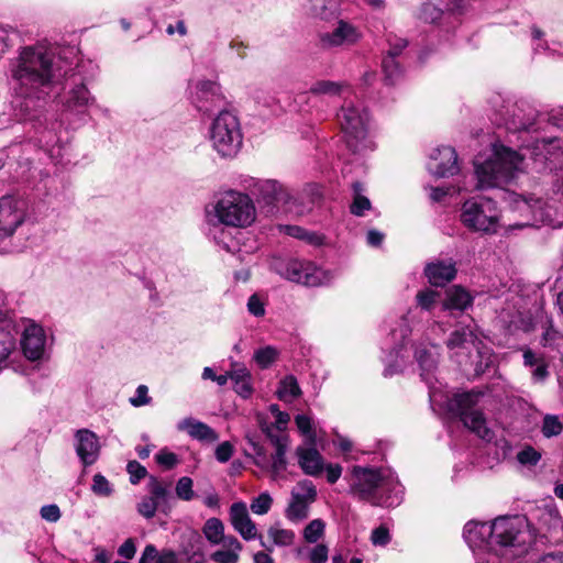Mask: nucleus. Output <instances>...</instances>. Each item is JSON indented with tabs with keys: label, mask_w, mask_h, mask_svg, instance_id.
I'll return each mask as SVG.
<instances>
[{
	"label": "nucleus",
	"mask_w": 563,
	"mask_h": 563,
	"mask_svg": "<svg viewBox=\"0 0 563 563\" xmlns=\"http://www.w3.org/2000/svg\"><path fill=\"white\" fill-rule=\"evenodd\" d=\"M29 203L20 195H7L0 198V234L12 235L24 222Z\"/></svg>",
	"instance_id": "11"
},
{
	"label": "nucleus",
	"mask_w": 563,
	"mask_h": 563,
	"mask_svg": "<svg viewBox=\"0 0 563 563\" xmlns=\"http://www.w3.org/2000/svg\"><path fill=\"white\" fill-rule=\"evenodd\" d=\"M177 429L186 431L192 439L206 442H216L219 437L208 424L194 418H185L178 422Z\"/></svg>",
	"instance_id": "25"
},
{
	"label": "nucleus",
	"mask_w": 563,
	"mask_h": 563,
	"mask_svg": "<svg viewBox=\"0 0 563 563\" xmlns=\"http://www.w3.org/2000/svg\"><path fill=\"white\" fill-rule=\"evenodd\" d=\"M95 103V98L85 84H75V86L66 93L63 102L65 112L71 114H85L89 106Z\"/></svg>",
	"instance_id": "22"
},
{
	"label": "nucleus",
	"mask_w": 563,
	"mask_h": 563,
	"mask_svg": "<svg viewBox=\"0 0 563 563\" xmlns=\"http://www.w3.org/2000/svg\"><path fill=\"white\" fill-rule=\"evenodd\" d=\"M382 66L386 80L389 84H395L402 73L397 58L393 57V55H386L383 59Z\"/></svg>",
	"instance_id": "40"
},
{
	"label": "nucleus",
	"mask_w": 563,
	"mask_h": 563,
	"mask_svg": "<svg viewBox=\"0 0 563 563\" xmlns=\"http://www.w3.org/2000/svg\"><path fill=\"white\" fill-rule=\"evenodd\" d=\"M177 553L173 550H163L159 552L157 563H177Z\"/></svg>",
	"instance_id": "64"
},
{
	"label": "nucleus",
	"mask_w": 563,
	"mask_h": 563,
	"mask_svg": "<svg viewBox=\"0 0 563 563\" xmlns=\"http://www.w3.org/2000/svg\"><path fill=\"white\" fill-rule=\"evenodd\" d=\"M230 522L233 526L234 530L240 533V536L246 540L258 539L262 547H264L268 552L273 551L272 547H268L261 534H257L256 526L252 521L246 504L243 501L233 503L229 510Z\"/></svg>",
	"instance_id": "16"
},
{
	"label": "nucleus",
	"mask_w": 563,
	"mask_h": 563,
	"mask_svg": "<svg viewBox=\"0 0 563 563\" xmlns=\"http://www.w3.org/2000/svg\"><path fill=\"white\" fill-rule=\"evenodd\" d=\"M328 547L325 544H317L309 552V560L311 563H327L328 561Z\"/></svg>",
	"instance_id": "56"
},
{
	"label": "nucleus",
	"mask_w": 563,
	"mask_h": 563,
	"mask_svg": "<svg viewBox=\"0 0 563 563\" xmlns=\"http://www.w3.org/2000/svg\"><path fill=\"white\" fill-rule=\"evenodd\" d=\"M219 223L232 228H246L256 218L253 200L249 195L229 190L222 194L213 207Z\"/></svg>",
	"instance_id": "7"
},
{
	"label": "nucleus",
	"mask_w": 563,
	"mask_h": 563,
	"mask_svg": "<svg viewBox=\"0 0 563 563\" xmlns=\"http://www.w3.org/2000/svg\"><path fill=\"white\" fill-rule=\"evenodd\" d=\"M41 517L48 522H56L60 518V510L57 505H45L40 510Z\"/></svg>",
	"instance_id": "58"
},
{
	"label": "nucleus",
	"mask_w": 563,
	"mask_h": 563,
	"mask_svg": "<svg viewBox=\"0 0 563 563\" xmlns=\"http://www.w3.org/2000/svg\"><path fill=\"white\" fill-rule=\"evenodd\" d=\"M287 233L294 238L300 239V240H307L310 243L318 244L320 242V238L314 234L306 231L305 229L294 225L287 228Z\"/></svg>",
	"instance_id": "55"
},
{
	"label": "nucleus",
	"mask_w": 563,
	"mask_h": 563,
	"mask_svg": "<svg viewBox=\"0 0 563 563\" xmlns=\"http://www.w3.org/2000/svg\"><path fill=\"white\" fill-rule=\"evenodd\" d=\"M130 404L135 407H142L152 402V397L148 396V388L146 385H139L135 395L130 398Z\"/></svg>",
	"instance_id": "50"
},
{
	"label": "nucleus",
	"mask_w": 563,
	"mask_h": 563,
	"mask_svg": "<svg viewBox=\"0 0 563 563\" xmlns=\"http://www.w3.org/2000/svg\"><path fill=\"white\" fill-rule=\"evenodd\" d=\"M301 395L297 378L294 375H287L279 383L277 396L283 401H292Z\"/></svg>",
	"instance_id": "34"
},
{
	"label": "nucleus",
	"mask_w": 563,
	"mask_h": 563,
	"mask_svg": "<svg viewBox=\"0 0 563 563\" xmlns=\"http://www.w3.org/2000/svg\"><path fill=\"white\" fill-rule=\"evenodd\" d=\"M541 459V454L531 446H527L517 454V460L522 465H536Z\"/></svg>",
	"instance_id": "51"
},
{
	"label": "nucleus",
	"mask_w": 563,
	"mask_h": 563,
	"mask_svg": "<svg viewBox=\"0 0 563 563\" xmlns=\"http://www.w3.org/2000/svg\"><path fill=\"white\" fill-rule=\"evenodd\" d=\"M479 391H470L455 395L448 401V409L460 417L464 426L485 441L494 438L493 431L487 427L486 419L481 410L476 408Z\"/></svg>",
	"instance_id": "9"
},
{
	"label": "nucleus",
	"mask_w": 563,
	"mask_h": 563,
	"mask_svg": "<svg viewBox=\"0 0 563 563\" xmlns=\"http://www.w3.org/2000/svg\"><path fill=\"white\" fill-rule=\"evenodd\" d=\"M336 120L350 150L361 151L367 136L369 123L366 108L356 99L345 98L336 112Z\"/></svg>",
	"instance_id": "6"
},
{
	"label": "nucleus",
	"mask_w": 563,
	"mask_h": 563,
	"mask_svg": "<svg viewBox=\"0 0 563 563\" xmlns=\"http://www.w3.org/2000/svg\"><path fill=\"white\" fill-rule=\"evenodd\" d=\"M247 188L272 216L279 212L303 216L321 196L317 186L309 185L297 192L274 179H252Z\"/></svg>",
	"instance_id": "2"
},
{
	"label": "nucleus",
	"mask_w": 563,
	"mask_h": 563,
	"mask_svg": "<svg viewBox=\"0 0 563 563\" xmlns=\"http://www.w3.org/2000/svg\"><path fill=\"white\" fill-rule=\"evenodd\" d=\"M521 163L522 157L516 151L495 144L487 159L475 161L476 187L485 189L510 183L520 170Z\"/></svg>",
	"instance_id": "5"
},
{
	"label": "nucleus",
	"mask_w": 563,
	"mask_h": 563,
	"mask_svg": "<svg viewBox=\"0 0 563 563\" xmlns=\"http://www.w3.org/2000/svg\"><path fill=\"white\" fill-rule=\"evenodd\" d=\"M210 558L216 563H238L240 560L238 552L231 550H218Z\"/></svg>",
	"instance_id": "54"
},
{
	"label": "nucleus",
	"mask_w": 563,
	"mask_h": 563,
	"mask_svg": "<svg viewBox=\"0 0 563 563\" xmlns=\"http://www.w3.org/2000/svg\"><path fill=\"white\" fill-rule=\"evenodd\" d=\"M158 555L159 552L156 547L154 544H147L142 552L139 563H157Z\"/></svg>",
	"instance_id": "62"
},
{
	"label": "nucleus",
	"mask_w": 563,
	"mask_h": 563,
	"mask_svg": "<svg viewBox=\"0 0 563 563\" xmlns=\"http://www.w3.org/2000/svg\"><path fill=\"white\" fill-rule=\"evenodd\" d=\"M91 490L97 496L109 497L113 493V487L102 474L98 473L92 477Z\"/></svg>",
	"instance_id": "44"
},
{
	"label": "nucleus",
	"mask_w": 563,
	"mask_h": 563,
	"mask_svg": "<svg viewBox=\"0 0 563 563\" xmlns=\"http://www.w3.org/2000/svg\"><path fill=\"white\" fill-rule=\"evenodd\" d=\"M472 301L473 298L464 288L455 286L448 290L443 309L464 311L472 305Z\"/></svg>",
	"instance_id": "29"
},
{
	"label": "nucleus",
	"mask_w": 563,
	"mask_h": 563,
	"mask_svg": "<svg viewBox=\"0 0 563 563\" xmlns=\"http://www.w3.org/2000/svg\"><path fill=\"white\" fill-rule=\"evenodd\" d=\"M147 488L150 496H145L141 499L136 506V510L142 517L151 519L155 516L159 506H162V510L166 512L163 505L167 501L169 493L162 482L154 476L150 477Z\"/></svg>",
	"instance_id": "17"
},
{
	"label": "nucleus",
	"mask_w": 563,
	"mask_h": 563,
	"mask_svg": "<svg viewBox=\"0 0 563 563\" xmlns=\"http://www.w3.org/2000/svg\"><path fill=\"white\" fill-rule=\"evenodd\" d=\"M484 528L492 529V523L468 521L464 526L463 537L471 549H478L481 553L477 556V563H487L488 558V542L490 532L484 531Z\"/></svg>",
	"instance_id": "20"
},
{
	"label": "nucleus",
	"mask_w": 563,
	"mask_h": 563,
	"mask_svg": "<svg viewBox=\"0 0 563 563\" xmlns=\"http://www.w3.org/2000/svg\"><path fill=\"white\" fill-rule=\"evenodd\" d=\"M273 504V498L268 493H262L251 503V510L255 515H265L269 511Z\"/></svg>",
	"instance_id": "46"
},
{
	"label": "nucleus",
	"mask_w": 563,
	"mask_h": 563,
	"mask_svg": "<svg viewBox=\"0 0 563 563\" xmlns=\"http://www.w3.org/2000/svg\"><path fill=\"white\" fill-rule=\"evenodd\" d=\"M24 355L32 361L40 360L44 354L45 334L44 330L36 324L25 328L21 340Z\"/></svg>",
	"instance_id": "23"
},
{
	"label": "nucleus",
	"mask_w": 563,
	"mask_h": 563,
	"mask_svg": "<svg viewBox=\"0 0 563 563\" xmlns=\"http://www.w3.org/2000/svg\"><path fill=\"white\" fill-rule=\"evenodd\" d=\"M267 534L273 544L277 547H289L295 541V532L289 529H283L278 525L271 526Z\"/></svg>",
	"instance_id": "37"
},
{
	"label": "nucleus",
	"mask_w": 563,
	"mask_h": 563,
	"mask_svg": "<svg viewBox=\"0 0 563 563\" xmlns=\"http://www.w3.org/2000/svg\"><path fill=\"white\" fill-rule=\"evenodd\" d=\"M156 462L167 468H172L177 463V456L172 452H159L156 455Z\"/></svg>",
	"instance_id": "63"
},
{
	"label": "nucleus",
	"mask_w": 563,
	"mask_h": 563,
	"mask_svg": "<svg viewBox=\"0 0 563 563\" xmlns=\"http://www.w3.org/2000/svg\"><path fill=\"white\" fill-rule=\"evenodd\" d=\"M499 210L493 199L467 200L461 209V221L471 231L493 234L497 232Z\"/></svg>",
	"instance_id": "10"
},
{
	"label": "nucleus",
	"mask_w": 563,
	"mask_h": 563,
	"mask_svg": "<svg viewBox=\"0 0 563 563\" xmlns=\"http://www.w3.org/2000/svg\"><path fill=\"white\" fill-rule=\"evenodd\" d=\"M309 92L313 96L342 97L344 100L352 96L353 90L346 81L318 80Z\"/></svg>",
	"instance_id": "26"
},
{
	"label": "nucleus",
	"mask_w": 563,
	"mask_h": 563,
	"mask_svg": "<svg viewBox=\"0 0 563 563\" xmlns=\"http://www.w3.org/2000/svg\"><path fill=\"white\" fill-rule=\"evenodd\" d=\"M213 148L222 157H233L242 145V133L238 117L228 110H221L210 128Z\"/></svg>",
	"instance_id": "8"
},
{
	"label": "nucleus",
	"mask_w": 563,
	"mask_h": 563,
	"mask_svg": "<svg viewBox=\"0 0 563 563\" xmlns=\"http://www.w3.org/2000/svg\"><path fill=\"white\" fill-rule=\"evenodd\" d=\"M563 424L555 415H545L542 421V434L545 438H552L561 434Z\"/></svg>",
	"instance_id": "41"
},
{
	"label": "nucleus",
	"mask_w": 563,
	"mask_h": 563,
	"mask_svg": "<svg viewBox=\"0 0 563 563\" xmlns=\"http://www.w3.org/2000/svg\"><path fill=\"white\" fill-rule=\"evenodd\" d=\"M346 478L349 493L358 500L386 508L396 507L401 503V484L386 476L380 470L355 465Z\"/></svg>",
	"instance_id": "3"
},
{
	"label": "nucleus",
	"mask_w": 563,
	"mask_h": 563,
	"mask_svg": "<svg viewBox=\"0 0 563 563\" xmlns=\"http://www.w3.org/2000/svg\"><path fill=\"white\" fill-rule=\"evenodd\" d=\"M561 341H563V335L549 323L541 335L540 343L544 347H556Z\"/></svg>",
	"instance_id": "47"
},
{
	"label": "nucleus",
	"mask_w": 563,
	"mask_h": 563,
	"mask_svg": "<svg viewBox=\"0 0 563 563\" xmlns=\"http://www.w3.org/2000/svg\"><path fill=\"white\" fill-rule=\"evenodd\" d=\"M233 451H234L233 446L230 442H228V441L222 442L216 449V459L220 463H225L231 459Z\"/></svg>",
	"instance_id": "60"
},
{
	"label": "nucleus",
	"mask_w": 563,
	"mask_h": 563,
	"mask_svg": "<svg viewBox=\"0 0 563 563\" xmlns=\"http://www.w3.org/2000/svg\"><path fill=\"white\" fill-rule=\"evenodd\" d=\"M247 310L254 317H263L265 314L264 302L256 294L249 298Z\"/></svg>",
	"instance_id": "57"
},
{
	"label": "nucleus",
	"mask_w": 563,
	"mask_h": 563,
	"mask_svg": "<svg viewBox=\"0 0 563 563\" xmlns=\"http://www.w3.org/2000/svg\"><path fill=\"white\" fill-rule=\"evenodd\" d=\"M296 455L299 466L307 475L316 476L321 473L323 468L322 456L313 446H298Z\"/></svg>",
	"instance_id": "28"
},
{
	"label": "nucleus",
	"mask_w": 563,
	"mask_h": 563,
	"mask_svg": "<svg viewBox=\"0 0 563 563\" xmlns=\"http://www.w3.org/2000/svg\"><path fill=\"white\" fill-rule=\"evenodd\" d=\"M428 169L437 177H449L457 173V155L453 147L441 146L430 154Z\"/></svg>",
	"instance_id": "18"
},
{
	"label": "nucleus",
	"mask_w": 563,
	"mask_h": 563,
	"mask_svg": "<svg viewBox=\"0 0 563 563\" xmlns=\"http://www.w3.org/2000/svg\"><path fill=\"white\" fill-rule=\"evenodd\" d=\"M310 504L299 499L298 496H292L285 510L286 518L291 522H299L305 520L309 515Z\"/></svg>",
	"instance_id": "32"
},
{
	"label": "nucleus",
	"mask_w": 563,
	"mask_h": 563,
	"mask_svg": "<svg viewBox=\"0 0 563 563\" xmlns=\"http://www.w3.org/2000/svg\"><path fill=\"white\" fill-rule=\"evenodd\" d=\"M191 101L199 112L207 115L218 110L220 112L227 103L220 86L210 80H200L195 85Z\"/></svg>",
	"instance_id": "12"
},
{
	"label": "nucleus",
	"mask_w": 563,
	"mask_h": 563,
	"mask_svg": "<svg viewBox=\"0 0 563 563\" xmlns=\"http://www.w3.org/2000/svg\"><path fill=\"white\" fill-rule=\"evenodd\" d=\"M279 274L290 282L305 286H319L324 280V273L311 262L289 260L283 264Z\"/></svg>",
	"instance_id": "13"
},
{
	"label": "nucleus",
	"mask_w": 563,
	"mask_h": 563,
	"mask_svg": "<svg viewBox=\"0 0 563 563\" xmlns=\"http://www.w3.org/2000/svg\"><path fill=\"white\" fill-rule=\"evenodd\" d=\"M296 426L298 430L307 437L308 441L311 445L314 444L316 441V433L312 430V422L311 419L306 415H298L295 418Z\"/></svg>",
	"instance_id": "48"
},
{
	"label": "nucleus",
	"mask_w": 563,
	"mask_h": 563,
	"mask_svg": "<svg viewBox=\"0 0 563 563\" xmlns=\"http://www.w3.org/2000/svg\"><path fill=\"white\" fill-rule=\"evenodd\" d=\"M440 294L432 289H424L417 294V305L426 311H431L438 303Z\"/></svg>",
	"instance_id": "42"
},
{
	"label": "nucleus",
	"mask_w": 563,
	"mask_h": 563,
	"mask_svg": "<svg viewBox=\"0 0 563 563\" xmlns=\"http://www.w3.org/2000/svg\"><path fill=\"white\" fill-rule=\"evenodd\" d=\"M246 440L255 455L254 463L264 468L268 465L267 457H266V451L253 437L247 435Z\"/></svg>",
	"instance_id": "49"
},
{
	"label": "nucleus",
	"mask_w": 563,
	"mask_h": 563,
	"mask_svg": "<svg viewBox=\"0 0 563 563\" xmlns=\"http://www.w3.org/2000/svg\"><path fill=\"white\" fill-rule=\"evenodd\" d=\"M424 274L433 286H444L456 276L455 263L452 260H438L429 263Z\"/></svg>",
	"instance_id": "24"
},
{
	"label": "nucleus",
	"mask_w": 563,
	"mask_h": 563,
	"mask_svg": "<svg viewBox=\"0 0 563 563\" xmlns=\"http://www.w3.org/2000/svg\"><path fill=\"white\" fill-rule=\"evenodd\" d=\"M308 11L321 20H330L335 15L336 7L333 0H309Z\"/></svg>",
	"instance_id": "33"
},
{
	"label": "nucleus",
	"mask_w": 563,
	"mask_h": 563,
	"mask_svg": "<svg viewBox=\"0 0 563 563\" xmlns=\"http://www.w3.org/2000/svg\"><path fill=\"white\" fill-rule=\"evenodd\" d=\"M371 540L375 545H386L390 541L389 531L384 526L373 530Z\"/></svg>",
	"instance_id": "59"
},
{
	"label": "nucleus",
	"mask_w": 563,
	"mask_h": 563,
	"mask_svg": "<svg viewBox=\"0 0 563 563\" xmlns=\"http://www.w3.org/2000/svg\"><path fill=\"white\" fill-rule=\"evenodd\" d=\"M10 73L18 82L21 96L43 99L56 77L54 53L46 45L23 47L19 56L11 59Z\"/></svg>",
	"instance_id": "1"
},
{
	"label": "nucleus",
	"mask_w": 563,
	"mask_h": 563,
	"mask_svg": "<svg viewBox=\"0 0 563 563\" xmlns=\"http://www.w3.org/2000/svg\"><path fill=\"white\" fill-rule=\"evenodd\" d=\"M353 188V202L350 207L351 213L357 217H362L366 210H369L372 205L367 197L363 195V185L358 181L352 185Z\"/></svg>",
	"instance_id": "35"
},
{
	"label": "nucleus",
	"mask_w": 563,
	"mask_h": 563,
	"mask_svg": "<svg viewBox=\"0 0 563 563\" xmlns=\"http://www.w3.org/2000/svg\"><path fill=\"white\" fill-rule=\"evenodd\" d=\"M440 347L434 344L420 343L415 346V358L420 368L421 378L429 386V396L431 401L437 398V388L433 385L435 380L434 373L438 368Z\"/></svg>",
	"instance_id": "14"
},
{
	"label": "nucleus",
	"mask_w": 563,
	"mask_h": 563,
	"mask_svg": "<svg viewBox=\"0 0 563 563\" xmlns=\"http://www.w3.org/2000/svg\"><path fill=\"white\" fill-rule=\"evenodd\" d=\"M192 479L188 476H183L178 479L176 484V495L179 499L185 501H190L195 497V492L192 489Z\"/></svg>",
	"instance_id": "45"
},
{
	"label": "nucleus",
	"mask_w": 563,
	"mask_h": 563,
	"mask_svg": "<svg viewBox=\"0 0 563 563\" xmlns=\"http://www.w3.org/2000/svg\"><path fill=\"white\" fill-rule=\"evenodd\" d=\"M487 563H503L526 553L532 542L527 519L522 516H503L492 522Z\"/></svg>",
	"instance_id": "4"
},
{
	"label": "nucleus",
	"mask_w": 563,
	"mask_h": 563,
	"mask_svg": "<svg viewBox=\"0 0 563 563\" xmlns=\"http://www.w3.org/2000/svg\"><path fill=\"white\" fill-rule=\"evenodd\" d=\"M325 523L321 519L310 521L303 529V538L309 543L317 542L324 532Z\"/></svg>",
	"instance_id": "43"
},
{
	"label": "nucleus",
	"mask_w": 563,
	"mask_h": 563,
	"mask_svg": "<svg viewBox=\"0 0 563 563\" xmlns=\"http://www.w3.org/2000/svg\"><path fill=\"white\" fill-rule=\"evenodd\" d=\"M128 473L130 474L131 484H137L142 478L147 475L146 468L141 465L137 461H131L126 466Z\"/></svg>",
	"instance_id": "53"
},
{
	"label": "nucleus",
	"mask_w": 563,
	"mask_h": 563,
	"mask_svg": "<svg viewBox=\"0 0 563 563\" xmlns=\"http://www.w3.org/2000/svg\"><path fill=\"white\" fill-rule=\"evenodd\" d=\"M136 547L132 538L126 539L118 549V554L126 560L134 558Z\"/></svg>",
	"instance_id": "61"
},
{
	"label": "nucleus",
	"mask_w": 563,
	"mask_h": 563,
	"mask_svg": "<svg viewBox=\"0 0 563 563\" xmlns=\"http://www.w3.org/2000/svg\"><path fill=\"white\" fill-rule=\"evenodd\" d=\"M477 340L475 333L470 328H461L453 331L446 342L449 349H467L468 345H475Z\"/></svg>",
	"instance_id": "31"
},
{
	"label": "nucleus",
	"mask_w": 563,
	"mask_h": 563,
	"mask_svg": "<svg viewBox=\"0 0 563 563\" xmlns=\"http://www.w3.org/2000/svg\"><path fill=\"white\" fill-rule=\"evenodd\" d=\"M279 352L276 347L267 345L254 352V361L261 368H268L278 357Z\"/></svg>",
	"instance_id": "38"
},
{
	"label": "nucleus",
	"mask_w": 563,
	"mask_h": 563,
	"mask_svg": "<svg viewBox=\"0 0 563 563\" xmlns=\"http://www.w3.org/2000/svg\"><path fill=\"white\" fill-rule=\"evenodd\" d=\"M264 430L275 445V453L272 456V471L275 475H278L287 467L286 452L288 438L283 434H273L272 427H266Z\"/></svg>",
	"instance_id": "27"
},
{
	"label": "nucleus",
	"mask_w": 563,
	"mask_h": 563,
	"mask_svg": "<svg viewBox=\"0 0 563 563\" xmlns=\"http://www.w3.org/2000/svg\"><path fill=\"white\" fill-rule=\"evenodd\" d=\"M230 379L234 382V390L243 398H247L252 394L251 374L246 367L240 366L232 369Z\"/></svg>",
	"instance_id": "30"
},
{
	"label": "nucleus",
	"mask_w": 563,
	"mask_h": 563,
	"mask_svg": "<svg viewBox=\"0 0 563 563\" xmlns=\"http://www.w3.org/2000/svg\"><path fill=\"white\" fill-rule=\"evenodd\" d=\"M292 496H298L299 499L312 504L317 498V489L311 481L305 479L299 482L291 492Z\"/></svg>",
	"instance_id": "39"
},
{
	"label": "nucleus",
	"mask_w": 563,
	"mask_h": 563,
	"mask_svg": "<svg viewBox=\"0 0 563 563\" xmlns=\"http://www.w3.org/2000/svg\"><path fill=\"white\" fill-rule=\"evenodd\" d=\"M362 38V32L357 26L345 20H338L332 31L323 32L319 35L320 44L323 48H347Z\"/></svg>",
	"instance_id": "15"
},
{
	"label": "nucleus",
	"mask_w": 563,
	"mask_h": 563,
	"mask_svg": "<svg viewBox=\"0 0 563 563\" xmlns=\"http://www.w3.org/2000/svg\"><path fill=\"white\" fill-rule=\"evenodd\" d=\"M202 531L210 543L220 544L224 534V526L220 519L210 518L205 522Z\"/></svg>",
	"instance_id": "36"
},
{
	"label": "nucleus",
	"mask_w": 563,
	"mask_h": 563,
	"mask_svg": "<svg viewBox=\"0 0 563 563\" xmlns=\"http://www.w3.org/2000/svg\"><path fill=\"white\" fill-rule=\"evenodd\" d=\"M100 449L99 438L95 432L88 429L76 431L75 451L85 467L91 466L98 461Z\"/></svg>",
	"instance_id": "19"
},
{
	"label": "nucleus",
	"mask_w": 563,
	"mask_h": 563,
	"mask_svg": "<svg viewBox=\"0 0 563 563\" xmlns=\"http://www.w3.org/2000/svg\"><path fill=\"white\" fill-rule=\"evenodd\" d=\"M410 332H411V330L408 325V318L404 317L401 320L400 328L395 329L391 332L394 339H397L398 335L400 336L401 344H399L395 349H393V351L389 353L388 357H386L384 360V362L386 363V368L384 371L385 376H391L395 373L402 369V367L406 363V360L409 356L408 354H406L407 349L405 346L404 341H405V339L408 338Z\"/></svg>",
	"instance_id": "21"
},
{
	"label": "nucleus",
	"mask_w": 563,
	"mask_h": 563,
	"mask_svg": "<svg viewBox=\"0 0 563 563\" xmlns=\"http://www.w3.org/2000/svg\"><path fill=\"white\" fill-rule=\"evenodd\" d=\"M441 10L431 3L422 4L419 18L427 23H434L441 18Z\"/></svg>",
	"instance_id": "52"
}]
</instances>
